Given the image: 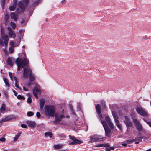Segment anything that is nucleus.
<instances>
[{"instance_id": "f257e3e1", "label": "nucleus", "mask_w": 151, "mask_h": 151, "mask_svg": "<svg viewBox=\"0 0 151 151\" xmlns=\"http://www.w3.org/2000/svg\"><path fill=\"white\" fill-rule=\"evenodd\" d=\"M16 63L17 66V70L18 71L20 70V68H23L25 67H29V60L25 58L22 59L17 58L16 59Z\"/></svg>"}, {"instance_id": "f03ea898", "label": "nucleus", "mask_w": 151, "mask_h": 151, "mask_svg": "<svg viewBox=\"0 0 151 151\" xmlns=\"http://www.w3.org/2000/svg\"><path fill=\"white\" fill-rule=\"evenodd\" d=\"M45 114L47 116L53 117L55 114V107L52 105H45L44 107Z\"/></svg>"}, {"instance_id": "7ed1b4c3", "label": "nucleus", "mask_w": 151, "mask_h": 151, "mask_svg": "<svg viewBox=\"0 0 151 151\" xmlns=\"http://www.w3.org/2000/svg\"><path fill=\"white\" fill-rule=\"evenodd\" d=\"M23 77L27 79L28 78L29 76V79L30 82L35 80V77L34 75L32 74L31 70L29 67H26L23 69Z\"/></svg>"}, {"instance_id": "20e7f679", "label": "nucleus", "mask_w": 151, "mask_h": 151, "mask_svg": "<svg viewBox=\"0 0 151 151\" xmlns=\"http://www.w3.org/2000/svg\"><path fill=\"white\" fill-rule=\"evenodd\" d=\"M33 94L34 96L37 99L38 97V95H40L41 94V91L39 86L37 84L33 90Z\"/></svg>"}, {"instance_id": "39448f33", "label": "nucleus", "mask_w": 151, "mask_h": 151, "mask_svg": "<svg viewBox=\"0 0 151 151\" xmlns=\"http://www.w3.org/2000/svg\"><path fill=\"white\" fill-rule=\"evenodd\" d=\"M124 118L125 120H124V122L126 125L127 131H129V128L132 126L133 124L128 116H125Z\"/></svg>"}, {"instance_id": "423d86ee", "label": "nucleus", "mask_w": 151, "mask_h": 151, "mask_svg": "<svg viewBox=\"0 0 151 151\" xmlns=\"http://www.w3.org/2000/svg\"><path fill=\"white\" fill-rule=\"evenodd\" d=\"M101 123L103 125V127L104 129L106 135L109 137V134L111 132V130L109 127L106 123L104 121H101Z\"/></svg>"}, {"instance_id": "0eeeda50", "label": "nucleus", "mask_w": 151, "mask_h": 151, "mask_svg": "<svg viewBox=\"0 0 151 151\" xmlns=\"http://www.w3.org/2000/svg\"><path fill=\"white\" fill-rule=\"evenodd\" d=\"M18 6V8L16 9V12L18 14H20L22 12L25 11L26 6H24L21 2H19Z\"/></svg>"}, {"instance_id": "6e6552de", "label": "nucleus", "mask_w": 151, "mask_h": 151, "mask_svg": "<svg viewBox=\"0 0 151 151\" xmlns=\"http://www.w3.org/2000/svg\"><path fill=\"white\" fill-rule=\"evenodd\" d=\"M133 122L136 128L139 131H141L142 130V125L138 119H134Z\"/></svg>"}, {"instance_id": "1a4fd4ad", "label": "nucleus", "mask_w": 151, "mask_h": 151, "mask_svg": "<svg viewBox=\"0 0 151 151\" xmlns=\"http://www.w3.org/2000/svg\"><path fill=\"white\" fill-rule=\"evenodd\" d=\"M70 138L73 141V142H70L69 143V145H72L74 144H80L81 143V141L77 139L74 136H72L70 135L69 136Z\"/></svg>"}, {"instance_id": "9d476101", "label": "nucleus", "mask_w": 151, "mask_h": 151, "mask_svg": "<svg viewBox=\"0 0 151 151\" xmlns=\"http://www.w3.org/2000/svg\"><path fill=\"white\" fill-rule=\"evenodd\" d=\"M104 138L101 137L99 135L93 136L90 137V140L92 142H97L99 141L103 140Z\"/></svg>"}, {"instance_id": "9b49d317", "label": "nucleus", "mask_w": 151, "mask_h": 151, "mask_svg": "<svg viewBox=\"0 0 151 151\" xmlns=\"http://www.w3.org/2000/svg\"><path fill=\"white\" fill-rule=\"evenodd\" d=\"M136 111L139 114L142 116H147V113L141 108H137L136 109Z\"/></svg>"}, {"instance_id": "f8f14e48", "label": "nucleus", "mask_w": 151, "mask_h": 151, "mask_svg": "<svg viewBox=\"0 0 151 151\" xmlns=\"http://www.w3.org/2000/svg\"><path fill=\"white\" fill-rule=\"evenodd\" d=\"M144 138L142 136V137H136L135 138V139H133L132 140H128L127 141V142L128 143H131L132 142H135V144H138L139 143V142L141 141L142 140L141 139H139H139H142Z\"/></svg>"}, {"instance_id": "ddd939ff", "label": "nucleus", "mask_w": 151, "mask_h": 151, "mask_svg": "<svg viewBox=\"0 0 151 151\" xmlns=\"http://www.w3.org/2000/svg\"><path fill=\"white\" fill-rule=\"evenodd\" d=\"M14 118V116L13 115H9L7 116H5V118L3 119L0 121V122L2 123L5 122L7 121L13 119Z\"/></svg>"}, {"instance_id": "4468645a", "label": "nucleus", "mask_w": 151, "mask_h": 151, "mask_svg": "<svg viewBox=\"0 0 151 151\" xmlns=\"http://www.w3.org/2000/svg\"><path fill=\"white\" fill-rule=\"evenodd\" d=\"M8 34L9 37L14 38L16 37V35L14 31L10 27L8 28Z\"/></svg>"}, {"instance_id": "2eb2a0df", "label": "nucleus", "mask_w": 151, "mask_h": 151, "mask_svg": "<svg viewBox=\"0 0 151 151\" xmlns=\"http://www.w3.org/2000/svg\"><path fill=\"white\" fill-rule=\"evenodd\" d=\"M1 37L4 40V42L5 45L6 46H7V45L8 42L9 40L8 35L5 34H3Z\"/></svg>"}, {"instance_id": "dca6fc26", "label": "nucleus", "mask_w": 151, "mask_h": 151, "mask_svg": "<svg viewBox=\"0 0 151 151\" xmlns=\"http://www.w3.org/2000/svg\"><path fill=\"white\" fill-rule=\"evenodd\" d=\"M54 116L55 117V120L57 122H58L60 121L62 118H64L65 117V116L63 115L59 116L57 114H55L54 115Z\"/></svg>"}, {"instance_id": "f3484780", "label": "nucleus", "mask_w": 151, "mask_h": 151, "mask_svg": "<svg viewBox=\"0 0 151 151\" xmlns=\"http://www.w3.org/2000/svg\"><path fill=\"white\" fill-rule=\"evenodd\" d=\"M27 123L29 127L32 128H34L36 126V123L35 121H29L27 122Z\"/></svg>"}, {"instance_id": "a211bd4d", "label": "nucleus", "mask_w": 151, "mask_h": 151, "mask_svg": "<svg viewBox=\"0 0 151 151\" xmlns=\"http://www.w3.org/2000/svg\"><path fill=\"white\" fill-rule=\"evenodd\" d=\"M17 14H15L14 12H12L10 14V17L11 19H13L14 21H17L18 20Z\"/></svg>"}, {"instance_id": "6ab92c4d", "label": "nucleus", "mask_w": 151, "mask_h": 151, "mask_svg": "<svg viewBox=\"0 0 151 151\" xmlns=\"http://www.w3.org/2000/svg\"><path fill=\"white\" fill-rule=\"evenodd\" d=\"M95 108L97 113L99 115H101V117L102 115L101 113V107L100 105L99 104H97Z\"/></svg>"}, {"instance_id": "aec40b11", "label": "nucleus", "mask_w": 151, "mask_h": 151, "mask_svg": "<svg viewBox=\"0 0 151 151\" xmlns=\"http://www.w3.org/2000/svg\"><path fill=\"white\" fill-rule=\"evenodd\" d=\"M40 109L42 110L43 109V106L45 103V101L44 99H42L40 100Z\"/></svg>"}, {"instance_id": "412c9836", "label": "nucleus", "mask_w": 151, "mask_h": 151, "mask_svg": "<svg viewBox=\"0 0 151 151\" xmlns=\"http://www.w3.org/2000/svg\"><path fill=\"white\" fill-rule=\"evenodd\" d=\"M6 109V106L5 104L3 103L1 104V106L0 109V112L3 113H4V111Z\"/></svg>"}, {"instance_id": "4be33fe9", "label": "nucleus", "mask_w": 151, "mask_h": 151, "mask_svg": "<svg viewBox=\"0 0 151 151\" xmlns=\"http://www.w3.org/2000/svg\"><path fill=\"white\" fill-rule=\"evenodd\" d=\"M97 147H109L110 146V145L109 144V143H104V144H99L96 145Z\"/></svg>"}, {"instance_id": "5701e85b", "label": "nucleus", "mask_w": 151, "mask_h": 151, "mask_svg": "<svg viewBox=\"0 0 151 151\" xmlns=\"http://www.w3.org/2000/svg\"><path fill=\"white\" fill-rule=\"evenodd\" d=\"M13 59L11 58H8L7 60V64L10 66H12L13 65V63L12 62L13 61Z\"/></svg>"}, {"instance_id": "b1692460", "label": "nucleus", "mask_w": 151, "mask_h": 151, "mask_svg": "<svg viewBox=\"0 0 151 151\" xmlns=\"http://www.w3.org/2000/svg\"><path fill=\"white\" fill-rule=\"evenodd\" d=\"M112 114L114 120V122L116 120L118 121L119 118L118 117L117 114L115 111H112Z\"/></svg>"}, {"instance_id": "393cba45", "label": "nucleus", "mask_w": 151, "mask_h": 151, "mask_svg": "<svg viewBox=\"0 0 151 151\" xmlns=\"http://www.w3.org/2000/svg\"><path fill=\"white\" fill-rule=\"evenodd\" d=\"M115 123L116 125L118 128L120 130H121L122 129V127L121 125L119 124V121L116 120L115 122Z\"/></svg>"}, {"instance_id": "a878e982", "label": "nucleus", "mask_w": 151, "mask_h": 151, "mask_svg": "<svg viewBox=\"0 0 151 151\" xmlns=\"http://www.w3.org/2000/svg\"><path fill=\"white\" fill-rule=\"evenodd\" d=\"M107 123L108 124L109 127L111 129H114V125H113V123H112V122L111 120H110L108 122H107L106 124Z\"/></svg>"}, {"instance_id": "bb28decb", "label": "nucleus", "mask_w": 151, "mask_h": 151, "mask_svg": "<svg viewBox=\"0 0 151 151\" xmlns=\"http://www.w3.org/2000/svg\"><path fill=\"white\" fill-rule=\"evenodd\" d=\"M63 146L62 144H57L54 145V147L55 149H58L61 148Z\"/></svg>"}, {"instance_id": "cd10ccee", "label": "nucleus", "mask_w": 151, "mask_h": 151, "mask_svg": "<svg viewBox=\"0 0 151 151\" xmlns=\"http://www.w3.org/2000/svg\"><path fill=\"white\" fill-rule=\"evenodd\" d=\"M3 79L6 86L9 87L10 85L9 83V80L7 79V78H3Z\"/></svg>"}, {"instance_id": "c85d7f7f", "label": "nucleus", "mask_w": 151, "mask_h": 151, "mask_svg": "<svg viewBox=\"0 0 151 151\" xmlns=\"http://www.w3.org/2000/svg\"><path fill=\"white\" fill-rule=\"evenodd\" d=\"M130 116L131 117L132 119L133 120H133L135 119H136V118H135L136 116V114L133 112H132L130 113Z\"/></svg>"}, {"instance_id": "c756f323", "label": "nucleus", "mask_w": 151, "mask_h": 151, "mask_svg": "<svg viewBox=\"0 0 151 151\" xmlns=\"http://www.w3.org/2000/svg\"><path fill=\"white\" fill-rule=\"evenodd\" d=\"M45 136H49L50 138H51L52 137V133L51 132H46L45 133Z\"/></svg>"}, {"instance_id": "7c9ffc66", "label": "nucleus", "mask_w": 151, "mask_h": 151, "mask_svg": "<svg viewBox=\"0 0 151 151\" xmlns=\"http://www.w3.org/2000/svg\"><path fill=\"white\" fill-rule=\"evenodd\" d=\"M28 96H29V97L27 99V102L29 103H31L32 101V100L30 97L31 96L30 95V94L28 93L27 94Z\"/></svg>"}, {"instance_id": "2f4dec72", "label": "nucleus", "mask_w": 151, "mask_h": 151, "mask_svg": "<svg viewBox=\"0 0 151 151\" xmlns=\"http://www.w3.org/2000/svg\"><path fill=\"white\" fill-rule=\"evenodd\" d=\"M21 23L23 25H25L27 23V21L25 20V19L24 18H22L21 20Z\"/></svg>"}, {"instance_id": "473e14b6", "label": "nucleus", "mask_w": 151, "mask_h": 151, "mask_svg": "<svg viewBox=\"0 0 151 151\" xmlns=\"http://www.w3.org/2000/svg\"><path fill=\"white\" fill-rule=\"evenodd\" d=\"M10 25L13 29H15L16 27V24L15 23L12 22L10 24Z\"/></svg>"}, {"instance_id": "72a5a7b5", "label": "nucleus", "mask_w": 151, "mask_h": 151, "mask_svg": "<svg viewBox=\"0 0 151 151\" xmlns=\"http://www.w3.org/2000/svg\"><path fill=\"white\" fill-rule=\"evenodd\" d=\"M20 135V133H18L14 138V140L15 141H17L19 138Z\"/></svg>"}, {"instance_id": "f704fd0d", "label": "nucleus", "mask_w": 151, "mask_h": 151, "mask_svg": "<svg viewBox=\"0 0 151 151\" xmlns=\"http://www.w3.org/2000/svg\"><path fill=\"white\" fill-rule=\"evenodd\" d=\"M17 98L19 99L24 100L25 98L21 95H19L17 96Z\"/></svg>"}, {"instance_id": "c9c22d12", "label": "nucleus", "mask_w": 151, "mask_h": 151, "mask_svg": "<svg viewBox=\"0 0 151 151\" xmlns=\"http://www.w3.org/2000/svg\"><path fill=\"white\" fill-rule=\"evenodd\" d=\"M34 115V113L32 112L29 111L27 113V115L28 116H31Z\"/></svg>"}, {"instance_id": "e433bc0d", "label": "nucleus", "mask_w": 151, "mask_h": 151, "mask_svg": "<svg viewBox=\"0 0 151 151\" xmlns=\"http://www.w3.org/2000/svg\"><path fill=\"white\" fill-rule=\"evenodd\" d=\"M9 44L11 46V47H16V46L14 44V42L13 41L9 43Z\"/></svg>"}, {"instance_id": "4c0bfd02", "label": "nucleus", "mask_w": 151, "mask_h": 151, "mask_svg": "<svg viewBox=\"0 0 151 151\" xmlns=\"http://www.w3.org/2000/svg\"><path fill=\"white\" fill-rule=\"evenodd\" d=\"M14 47H10L9 48V50L10 53H12L14 52Z\"/></svg>"}, {"instance_id": "58836bf2", "label": "nucleus", "mask_w": 151, "mask_h": 151, "mask_svg": "<svg viewBox=\"0 0 151 151\" xmlns=\"http://www.w3.org/2000/svg\"><path fill=\"white\" fill-rule=\"evenodd\" d=\"M15 8L14 6H9V9L11 11H14L15 9Z\"/></svg>"}, {"instance_id": "ea45409f", "label": "nucleus", "mask_w": 151, "mask_h": 151, "mask_svg": "<svg viewBox=\"0 0 151 151\" xmlns=\"http://www.w3.org/2000/svg\"><path fill=\"white\" fill-rule=\"evenodd\" d=\"M5 0H1V4L2 6L3 7L5 4Z\"/></svg>"}, {"instance_id": "a19ab883", "label": "nucleus", "mask_w": 151, "mask_h": 151, "mask_svg": "<svg viewBox=\"0 0 151 151\" xmlns=\"http://www.w3.org/2000/svg\"><path fill=\"white\" fill-rule=\"evenodd\" d=\"M4 93L6 98H8L9 97V95L7 92L6 91H4Z\"/></svg>"}, {"instance_id": "79ce46f5", "label": "nucleus", "mask_w": 151, "mask_h": 151, "mask_svg": "<svg viewBox=\"0 0 151 151\" xmlns=\"http://www.w3.org/2000/svg\"><path fill=\"white\" fill-rule=\"evenodd\" d=\"M105 121L106 122V123L109 121L110 119V118L108 116H106L105 118Z\"/></svg>"}, {"instance_id": "37998d69", "label": "nucleus", "mask_w": 151, "mask_h": 151, "mask_svg": "<svg viewBox=\"0 0 151 151\" xmlns=\"http://www.w3.org/2000/svg\"><path fill=\"white\" fill-rule=\"evenodd\" d=\"M21 126L22 127L24 128H27V125L24 124H21Z\"/></svg>"}, {"instance_id": "c03bdc74", "label": "nucleus", "mask_w": 151, "mask_h": 151, "mask_svg": "<svg viewBox=\"0 0 151 151\" xmlns=\"http://www.w3.org/2000/svg\"><path fill=\"white\" fill-rule=\"evenodd\" d=\"M9 18V16L7 14H6L5 17V20L6 22H7V20H8Z\"/></svg>"}, {"instance_id": "a18cd8bd", "label": "nucleus", "mask_w": 151, "mask_h": 151, "mask_svg": "<svg viewBox=\"0 0 151 151\" xmlns=\"http://www.w3.org/2000/svg\"><path fill=\"white\" fill-rule=\"evenodd\" d=\"M9 74L10 76V78L12 80H13L12 75V73L11 72H9Z\"/></svg>"}, {"instance_id": "49530a36", "label": "nucleus", "mask_w": 151, "mask_h": 151, "mask_svg": "<svg viewBox=\"0 0 151 151\" xmlns=\"http://www.w3.org/2000/svg\"><path fill=\"white\" fill-rule=\"evenodd\" d=\"M4 43L3 40L2 39H0V45H4Z\"/></svg>"}, {"instance_id": "de8ad7c7", "label": "nucleus", "mask_w": 151, "mask_h": 151, "mask_svg": "<svg viewBox=\"0 0 151 151\" xmlns=\"http://www.w3.org/2000/svg\"><path fill=\"white\" fill-rule=\"evenodd\" d=\"M6 139L4 137H2L0 138V142L1 141L3 142H4L5 141Z\"/></svg>"}, {"instance_id": "09e8293b", "label": "nucleus", "mask_w": 151, "mask_h": 151, "mask_svg": "<svg viewBox=\"0 0 151 151\" xmlns=\"http://www.w3.org/2000/svg\"><path fill=\"white\" fill-rule=\"evenodd\" d=\"M23 2L26 4V6L28 4L29 1L28 0H23Z\"/></svg>"}, {"instance_id": "8fccbe9b", "label": "nucleus", "mask_w": 151, "mask_h": 151, "mask_svg": "<svg viewBox=\"0 0 151 151\" xmlns=\"http://www.w3.org/2000/svg\"><path fill=\"white\" fill-rule=\"evenodd\" d=\"M36 116L38 118H40L41 116L40 113L39 112H37L36 113Z\"/></svg>"}, {"instance_id": "3c124183", "label": "nucleus", "mask_w": 151, "mask_h": 151, "mask_svg": "<svg viewBox=\"0 0 151 151\" xmlns=\"http://www.w3.org/2000/svg\"><path fill=\"white\" fill-rule=\"evenodd\" d=\"M18 82H16L15 83V86L16 88H18V89H19V86L18 85V84L17 83Z\"/></svg>"}, {"instance_id": "603ef678", "label": "nucleus", "mask_w": 151, "mask_h": 151, "mask_svg": "<svg viewBox=\"0 0 151 151\" xmlns=\"http://www.w3.org/2000/svg\"><path fill=\"white\" fill-rule=\"evenodd\" d=\"M1 36H2V35H3V34H5L4 33V30H3V29L2 28L1 29Z\"/></svg>"}, {"instance_id": "864d4df0", "label": "nucleus", "mask_w": 151, "mask_h": 151, "mask_svg": "<svg viewBox=\"0 0 151 151\" xmlns=\"http://www.w3.org/2000/svg\"><path fill=\"white\" fill-rule=\"evenodd\" d=\"M147 123L148 124L149 126L151 128V122H147Z\"/></svg>"}, {"instance_id": "5fc2aeb1", "label": "nucleus", "mask_w": 151, "mask_h": 151, "mask_svg": "<svg viewBox=\"0 0 151 151\" xmlns=\"http://www.w3.org/2000/svg\"><path fill=\"white\" fill-rule=\"evenodd\" d=\"M122 145L124 146H126L127 145V144L126 143L123 142L122 144Z\"/></svg>"}, {"instance_id": "6e6d98bb", "label": "nucleus", "mask_w": 151, "mask_h": 151, "mask_svg": "<svg viewBox=\"0 0 151 151\" xmlns=\"http://www.w3.org/2000/svg\"><path fill=\"white\" fill-rule=\"evenodd\" d=\"M14 78L15 82H17V78L15 76H14Z\"/></svg>"}, {"instance_id": "4d7b16f0", "label": "nucleus", "mask_w": 151, "mask_h": 151, "mask_svg": "<svg viewBox=\"0 0 151 151\" xmlns=\"http://www.w3.org/2000/svg\"><path fill=\"white\" fill-rule=\"evenodd\" d=\"M13 92L14 93L15 95V96H17V92H16V91L14 90L13 91Z\"/></svg>"}, {"instance_id": "13d9d810", "label": "nucleus", "mask_w": 151, "mask_h": 151, "mask_svg": "<svg viewBox=\"0 0 151 151\" xmlns=\"http://www.w3.org/2000/svg\"><path fill=\"white\" fill-rule=\"evenodd\" d=\"M66 1L65 0H63L62 1V4H64L65 3Z\"/></svg>"}, {"instance_id": "bf43d9fd", "label": "nucleus", "mask_w": 151, "mask_h": 151, "mask_svg": "<svg viewBox=\"0 0 151 151\" xmlns=\"http://www.w3.org/2000/svg\"><path fill=\"white\" fill-rule=\"evenodd\" d=\"M101 103L102 104V105L103 104H105V102L103 100H101Z\"/></svg>"}, {"instance_id": "052dcab7", "label": "nucleus", "mask_w": 151, "mask_h": 151, "mask_svg": "<svg viewBox=\"0 0 151 151\" xmlns=\"http://www.w3.org/2000/svg\"><path fill=\"white\" fill-rule=\"evenodd\" d=\"M23 88L24 90L25 91H28V90L25 87H23Z\"/></svg>"}, {"instance_id": "680f3d73", "label": "nucleus", "mask_w": 151, "mask_h": 151, "mask_svg": "<svg viewBox=\"0 0 151 151\" xmlns=\"http://www.w3.org/2000/svg\"><path fill=\"white\" fill-rule=\"evenodd\" d=\"M31 82H29L28 83V84H27V86H30L31 85Z\"/></svg>"}, {"instance_id": "e2e57ef3", "label": "nucleus", "mask_w": 151, "mask_h": 151, "mask_svg": "<svg viewBox=\"0 0 151 151\" xmlns=\"http://www.w3.org/2000/svg\"><path fill=\"white\" fill-rule=\"evenodd\" d=\"M106 151H110V148H106Z\"/></svg>"}, {"instance_id": "0e129e2a", "label": "nucleus", "mask_w": 151, "mask_h": 151, "mask_svg": "<svg viewBox=\"0 0 151 151\" xmlns=\"http://www.w3.org/2000/svg\"><path fill=\"white\" fill-rule=\"evenodd\" d=\"M17 4H15L14 3H13V4L12 6H14V7L15 8L16 7Z\"/></svg>"}, {"instance_id": "69168bd1", "label": "nucleus", "mask_w": 151, "mask_h": 151, "mask_svg": "<svg viewBox=\"0 0 151 151\" xmlns=\"http://www.w3.org/2000/svg\"><path fill=\"white\" fill-rule=\"evenodd\" d=\"M110 149H111L112 150H114V147H110Z\"/></svg>"}, {"instance_id": "338daca9", "label": "nucleus", "mask_w": 151, "mask_h": 151, "mask_svg": "<svg viewBox=\"0 0 151 151\" xmlns=\"http://www.w3.org/2000/svg\"><path fill=\"white\" fill-rule=\"evenodd\" d=\"M17 0H15L14 3L15 4H17Z\"/></svg>"}, {"instance_id": "774afa93", "label": "nucleus", "mask_w": 151, "mask_h": 151, "mask_svg": "<svg viewBox=\"0 0 151 151\" xmlns=\"http://www.w3.org/2000/svg\"><path fill=\"white\" fill-rule=\"evenodd\" d=\"M4 151H13V150H4Z\"/></svg>"}]
</instances>
